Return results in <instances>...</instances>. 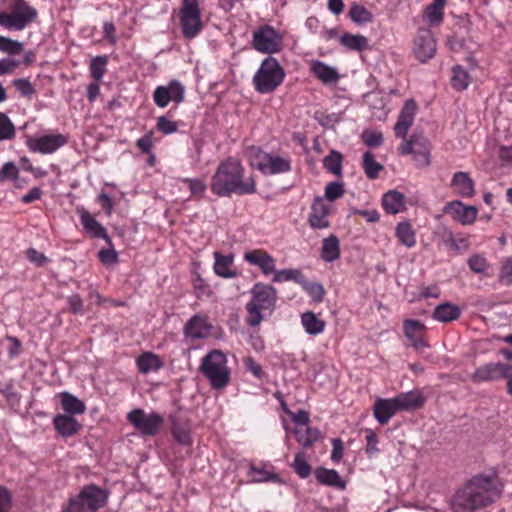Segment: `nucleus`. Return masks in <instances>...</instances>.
Returning a JSON list of instances; mask_svg holds the SVG:
<instances>
[{
  "mask_svg": "<svg viewBox=\"0 0 512 512\" xmlns=\"http://www.w3.org/2000/svg\"><path fill=\"white\" fill-rule=\"evenodd\" d=\"M329 208L321 198H316L311 206L309 214V224L316 229H324L329 227L328 220Z\"/></svg>",
  "mask_w": 512,
  "mask_h": 512,
  "instance_id": "obj_25",
  "label": "nucleus"
},
{
  "mask_svg": "<svg viewBox=\"0 0 512 512\" xmlns=\"http://www.w3.org/2000/svg\"><path fill=\"white\" fill-rule=\"evenodd\" d=\"M193 288L197 298L202 296H210L212 291L206 281L199 275L196 274L192 280Z\"/></svg>",
  "mask_w": 512,
  "mask_h": 512,
  "instance_id": "obj_59",
  "label": "nucleus"
},
{
  "mask_svg": "<svg viewBox=\"0 0 512 512\" xmlns=\"http://www.w3.org/2000/svg\"><path fill=\"white\" fill-rule=\"evenodd\" d=\"M212 325L205 315H194L184 326V334L192 340L207 338L211 334Z\"/></svg>",
  "mask_w": 512,
  "mask_h": 512,
  "instance_id": "obj_19",
  "label": "nucleus"
},
{
  "mask_svg": "<svg viewBox=\"0 0 512 512\" xmlns=\"http://www.w3.org/2000/svg\"><path fill=\"white\" fill-rule=\"evenodd\" d=\"M364 434V439L366 442L365 452L371 458L380 453V449L378 447L379 437L375 433L374 430L370 428L363 429L361 431Z\"/></svg>",
  "mask_w": 512,
  "mask_h": 512,
  "instance_id": "obj_45",
  "label": "nucleus"
},
{
  "mask_svg": "<svg viewBox=\"0 0 512 512\" xmlns=\"http://www.w3.org/2000/svg\"><path fill=\"white\" fill-rule=\"evenodd\" d=\"M417 104L414 100H407L399 114L394 131L397 137H404L414 121Z\"/></svg>",
  "mask_w": 512,
  "mask_h": 512,
  "instance_id": "obj_24",
  "label": "nucleus"
},
{
  "mask_svg": "<svg viewBox=\"0 0 512 512\" xmlns=\"http://www.w3.org/2000/svg\"><path fill=\"white\" fill-rule=\"evenodd\" d=\"M470 84L468 72L460 65L452 68L451 85L455 90H465Z\"/></svg>",
  "mask_w": 512,
  "mask_h": 512,
  "instance_id": "obj_42",
  "label": "nucleus"
},
{
  "mask_svg": "<svg viewBox=\"0 0 512 512\" xmlns=\"http://www.w3.org/2000/svg\"><path fill=\"white\" fill-rule=\"evenodd\" d=\"M251 294L252 299L246 304V322L248 325L256 327L263 320L261 311L274 309L277 291L271 285L256 283L251 290Z\"/></svg>",
  "mask_w": 512,
  "mask_h": 512,
  "instance_id": "obj_5",
  "label": "nucleus"
},
{
  "mask_svg": "<svg viewBox=\"0 0 512 512\" xmlns=\"http://www.w3.org/2000/svg\"><path fill=\"white\" fill-rule=\"evenodd\" d=\"M26 258L37 267H42L49 262L48 257L37 251L35 248H28L25 252Z\"/></svg>",
  "mask_w": 512,
  "mask_h": 512,
  "instance_id": "obj_61",
  "label": "nucleus"
},
{
  "mask_svg": "<svg viewBox=\"0 0 512 512\" xmlns=\"http://www.w3.org/2000/svg\"><path fill=\"white\" fill-rule=\"evenodd\" d=\"M461 313L462 310L459 306L450 302H444L435 307L432 317L438 322L448 323L457 320Z\"/></svg>",
  "mask_w": 512,
  "mask_h": 512,
  "instance_id": "obj_29",
  "label": "nucleus"
},
{
  "mask_svg": "<svg viewBox=\"0 0 512 512\" xmlns=\"http://www.w3.org/2000/svg\"><path fill=\"white\" fill-rule=\"evenodd\" d=\"M414 54L421 62L434 57L436 52V41L429 29H420L414 40Z\"/></svg>",
  "mask_w": 512,
  "mask_h": 512,
  "instance_id": "obj_17",
  "label": "nucleus"
},
{
  "mask_svg": "<svg viewBox=\"0 0 512 512\" xmlns=\"http://www.w3.org/2000/svg\"><path fill=\"white\" fill-rule=\"evenodd\" d=\"M395 237L400 245L410 249L413 248L416 241V231L409 220L400 221L395 227Z\"/></svg>",
  "mask_w": 512,
  "mask_h": 512,
  "instance_id": "obj_27",
  "label": "nucleus"
},
{
  "mask_svg": "<svg viewBox=\"0 0 512 512\" xmlns=\"http://www.w3.org/2000/svg\"><path fill=\"white\" fill-rule=\"evenodd\" d=\"M292 433L303 448L312 447L321 438V432L316 427H295Z\"/></svg>",
  "mask_w": 512,
  "mask_h": 512,
  "instance_id": "obj_32",
  "label": "nucleus"
},
{
  "mask_svg": "<svg viewBox=\"0 0 512 512\" xmlns=\"http://www.w3.org/2000/svg\"><path fill=\"white\" fill-rule=\"evenodd\" d=\"M200 371L213 389H223L230 382L231 372L227 366V357L220 350H213L203 357Z\"/></svg>",
  "mask_w": 512,
  "mask_h": 512,
  "instance_id": "obj_6",
  "label": "nucleus"
},
{
  "mask_svg": "<svg viewBox=\"0 0 512 512\" xmlns=\"http://www.w3.org/2000/svg\"><path fill=\"white\" fill-rule=\"evenodd\" d=\"M252 47L261 53H279L283 48V36L270 25L260 26L253 32Z\"/></svg>",
  "mask_w": 512,
  "mask_h": 512,
  "instance_id": "obj_10",
  "label": "nucleus"
},
{
  "mask_svg": "<svg viewBox=\"0 0 512 512\" xmlns=\"http://www.w3.org/2000/svg\"><path fill=\"white\" fill-rule=\"evenodd\" d=\"M171 434L175 441L181 445L189 446L192 444L190 435V427L187 423L182 422L175 415L170 416Z\"/></svg>",
  "mask_w": 512,
  "mask_h": 512,
  "instance_id": "obj_34",
  "label": "nucleus"
},
{
  "mask_svg": "<svg viewBox=\"0 0 512 512\" xmlns=\"http://www.w3.org/2000/svg\"><path fill=\"white\" fill-rule=\"evenodd\" d=\"M11 508L12 494L5 486H0V512H9Z\"/></svg>",
  "mask_w": 512,
  "mask_h": 512,
  "instance_id": "obj_64",
  "label": "nucleus"
},
{
  "mask_svg": "<svg viewBox=\"0 0 512 512\" xmlns=\"http://www.w3.org/2000/svg\"><path fill=\"white\" fill-rule=\"evenodd\" d=\"M403 331L405 337L415 349L419 350L428 347V342L425 339L426 326L421 321L406 319L403 322Z\"/></svg>",
  "mask_w": 512,
  "mask_h": 512,
  "instance_id": "obj_18",
  "label": "nucleus"
},
{
  "mask_svg": "<svg viewBox=\"0 0 512 512\" xmlns=\"http://www.w3.org/2000/svg\"><path fill=\"white\" fill-rule=\"evenodd\" d=\"M248 476L253 482H279V476L277 474L266 470L264 467H257L254 465L250 467Z\"/></svg>",
  "mask_w": 512,
  "mask_h": 512,
  "instance_id": "obj_44",
  "label": "nucleus"
},
{
  "mask_svg": "<svg viewBox=\"0 0 512 512\" xmlns=\"http://www.w3.org/2000/svg\"><path fill=\"white\" fill-rule=\"evenodd\" d=\"M315 477L321 484L340 489L345 488V482L342 480L339 473L334 469L318 468L315 471Z\"/></svg>",
  "mask_w": 512,
  "mask_h": 512,
  "instance_id": "obj_37",
  "label": "nucleus"
},
{
  "mask_svg": "<svg viewBox=\"0 0 512 512\" xmlns=\"http://www.w3.org/2000/svg\"><path fill=\"white\" fill-rule=\"evenodd\" d=\"M13 86L21 94V96L28 99H30L36 93V89L26 78H18L13 80Z\"/></svg>",
  "mask_w": 512,
  "mask_h": 512,
  "instance_id": "obj_55",
  "label": "nucleus"
},
{
  "mask_svg": "<svg viewBox=\"0 0 512 512\" xmlns=\"http://www.w3.org/2000/svg\"><path fill=\"white\" fill-rule=\"evenodd\" d=\"M128 422L144 437L155 436L159 433L164 419L158 413L146 414L143 409H133L127 414Z\"/></svg>",
  "mask_w": 512,
  "mask_h": 512,
  "instance_id": "obj_11",
  "label": "nucleus"
},
{
  "mask_svg": "<svg viewBox=\"0 0 512 512\" xmlns=\"http://www.w3.org/2000/svg\"><path fill=\"white\" fill-rule=\"evenodd\" d=\"M382 133L372 130H365L362 133V140L368 147H377L382 143Z\"/></svg>",
  "mask_w": 512,
  "mask_h": 512,
  "instance_id": "obj_63",
  "label": "nucleus"
},
{
  "mask_svg": "<svg viewBox=\"0 0 512 512\" xmlns=\"http://www.w3.org/2000/svg\"><path fill=\"white\" fill-rule=\"evenodd\" d=\"M245 169L233 157L222 161L211 178L210 189L218 197H231L232 194L249 195L256 192L253 177L244 179Z\"/></svg>",
  "mask_w": 512,
  "mask_h": 512,
  "instance_id": "obj_2",
  "label": "nucleus"
},
{
  "mask_svg": "<svg viewBox=\"0 0 512 512\" xmlns=\"http://www.w3.org/2000/svg\"><path fill=\"white\" fill-rule=\"evenodd\" d=\"M499 281L505 286L512 284V257L503 260L499 273Z\"/></svg>",
  "mask_w": 512,
  "mask_h": 512,
  "instance_id": "obj_57",
  "label": "nucleus"
},
{
  "mask_svg": "<svg viewBox=\"0 0 512 512\" xmlns=\"http://www.w3.org/2000/svg\"><path fill=\"white\" fill-rule=\"evenodd\" d=\"M425 397L420 391L401 393L395 398L386 399V423L397 411H413L425 404Z\"/></svg>",
  "mask_w": 512,
  "mask_h": 512,
  "instance_id": "obj_12",
  "label": "nucleus"
},
{
  "mask_svg": "<svg viewBox=\"0 0 512 512\" xmlns=\"http://www.w3.org/2000/svg\"><path fill=\"white\" fill-rule=\"evenodd\" d=\"M179 20L182 34L186 39H193L201 32L203 23L198 0H182Z\"/></svg>",
  "mask_w": 512,
  "mask_h": 512,
  "instance_id": "obj_9",
  "label": "nucleus"
},
{
  "mask_svg": "<svg viewBox=\"0 0 512 512\" xmlns=\"http://www.w3.org/2000/svg\"><path fill=\"white\" fill-rule=\"evenodd\" d=\"M450 186L453 192L462 198H472L475 195V182L467 172L453 174Z\"/></svg>",
  "mask_w": 512,
  "mask_h": 512,
  "instance_id": "obj_22",
  "label": "nucleus"
},
{
  "mask_svg": "<svg viewBox=\"0 0 512 512\" xmlns=\"http://www.w3.org/2000/svg\"><path fill=\"white\" fill-rule=\"evenodd\" d=\"M504 483L496 472L474 475L461 485L451 499L454 512H475L496 502Z\"/></svg>",
  "mask_w": 512,
  "mask_h": 512,
  "instance_id": "obj_1",
  "label": "nucleus"
},
{
  "mask_svg": "<svg viewBox=\"0 0 512 512\" xmlns=\"http://www.w3.org/2000/svg\"><path fill=\"white\" fill-rule=\"evenodd\" d=\"M67 142L68 139L63 134H47L40 137H27L26 146L33 153L52 154Z\"/></svg>",
  "mask_w": 512,
  "mask_h": 512,
  "instance_id": "obj_14",
  "label": "nucleus"
},
{
  "mask_svg": "<svg viewBox=\"0 0 512 512\" xmlns=\"http://www.w3.org/2000/svg\"><path fill=\"white\" fill-rule=\"evenodd\" d=\"M250 164L264 175H275L290 172L291 159L264 152L258 146L246 148Z\"/></svg>",
  "mask_w": 512,
  "mask_h": 512,
  "instance_id": "obj_8",
  "label": "nucleus"
},
{
  "mask_svg": "<svg viewBox=\"0 0 512 512\" xmlns=\"http://www.w3.org/2000/svg\"><path fill=\"white\" fill-rule=\"evenodd\" d=\"M447 0H433L424 10L423 20L430 26H439L443 22Z\"/></svg>",
  "mask_w": 512,
  "mask_h": 512,
  "instance_id": "obj_33",
  "label": "nucleus"
},
{
  "mask_svg": "<svg viewBox=\"0 0 512 512\" xmlns=\"http://www.w3.org/2000/svg\"><path fill=\"white\" fill-rule=\"evenodd\" d=\"M406 210V198L396 190L386 192V213L397 214Z\"/></svg>",
  "mask_w": 512,
  "mask_h": 512,
  "instance_id": "obj_39",
  "label": "nucleus"
},
{
  "mask_svg": "<svg viewBox=\"0 0 512 512\" xmlns=\"http://www.w3.org/2000/svg\"><path fill=\"white\" fill-rule=\"evenodd\" d=\"M443 212L462 225L473 224L478 215V209L475 206L465 205L460 200L446 203Z\"/></svg>",
  "mask_w": 512,
  "mask_h": 512,
  "instance_id": "obj_16",
  "label": "nucleus"
},
{
  "mask_svg": "<svg viewBox=\"0 0 512 512\" xmlns=\"http://www.w3.org/2000/svg\"><path fill=\"white\" fill-rule=\"evenodd\" d=\"M18 179L19 169L17 168L15 163L12 161L4 163L0 169V183L6 181H12L14 183H17ZM15 186L19 187L17 184H15Z\"/></svg>",
  "mask_w": 512,
  "mask_h": 512,
  "instance_id": "obj_48",
  "label": "nucleus"
},
{
  "mask_svg": "<svg viewBox=\"0 0 512 512\" xmlns=\"http://www.w3.org/2000/svg\"><path fill=\"white\" fill-rule=\"evenodd\" d=\"M184 184L188 185L191 195L196 198L203 197L206 191V183L201 179L183 178L181 180Z\"/></svg>",
  "mask_w": 512,
  "mask_h": 512,
  "instance_id": "obj_54",
  "label": "nucleus"
},
{
  "mask_svg": "<svg viewBox=\"0 0 512 512\" xmlns=\"http://www.w3.org/2000/svg\"><path fill=\"white\" fill-rule=\"evenodd\" d=\"M292 467L296 474L301 478H307L311 474V466L306 461L305 453L302 451L295 455Z\"/></svg>",
  "mask_w": 512,
  "mask_h": 512,
  "instance_id": "obj_49",
  "label": "nucleus"
},
{
  "mask_svg": "<svg viewBox=\"0 0 512 512\" xmlns=\"http://www.w3.org/2000/svg\"><path fill=\"white\" fill-rule=\"evenodd\" d=\"M310 70L324 84L336 83L339 80L337 70L322 61L316 60L312 62Z\"/></svg>",
  "mask_w": 512,
  "mask_h": 512,
  "instance_id": "obj_30",
  "label": "nucleus"
},
{
  "mask_svg": "<svg viewBox=\"0 0 512 512\" xmlns=\"http://www.w3.org/2000/svg\"><path fill=\"white\" fill-rule=\"evenodd\" d=\"M0 26L10 31H22L38 17L35 7L25 0H2Z\"/></svg>",
  "mask_w": 512,
  "mask_h": 512,
  "instance_id": "obj_3",
  "label": "nucleus"
},
{
  "mask_svg": "<svg viewBox=\"0 0 512 512\" xmlns=\"http://www.w3.org/2000/svg\"><path fill=\"white\" fill-rule=\"evenodd\" d=\"M14 137V124L5 113L0 112V141L10 140Z\"/></svg>",
  "mask_w": 512,
  "mask_h": 512,
  "instance_id": "obj_51",
  "label": "nucleus"
},
{
  "mask_svg": "<svg viewBox=\"0 0 512 512\" xmlns=\"http://www.w3.org/2000/svg\"><path fill=\"white\" fill-rule=\"evenodd\" d=\"M244 260L259 267L265 275L275 272V259L265 250H250L244 254Z\"/></svg>",
  "mask_w": 512,
  "mask_h": 512,
  "instance_id": "obj_21",
  "label": "nucleus"
},
{
  "mask_svg": "<svg viewBox=\"0 0 512 512\" xmlns=\"http://www.w3.org/2000/svg\"><path fill=\"white\" fill-rule=\"evenodd\" d=\"M508 364L487 363L478 367L471 375L472 382L479 384L483 382L496 381L503 378Z\"/></svg>",
  "mask_w": 512,
  "mask_h": 512,
  "instance_id": "obj_20",
  "label": "nucleus"
},
{
  "mask_svg": "<svg viewBox=\"0 0 512 512\" xmlns=\"http://www.w3.org/2000/svg\"><path fill=\"white\" fill-rule=\"evenodd\" d=\"M342 163V155L339 152L332 151L328 156H326L323 160L324 167L331 173L335 175H340Z\"/></svg>",
  "mask_w": 512,
  "mask_h": 512,
  "instance_id": "obj_50",
  "label": "nucleus"
},
{
  "mask_svg": "<svg viewBox=\"0 0 512 512\" xmlns=\"http://www.w3.org/2000/svg\"><path fill=\"white\" fill-rule=\"evenodd\" d=\"M285 76V70L279 61L272 56H268L261 62L252 82L258 93L269 94L283 83Z\"/></svg>",
  "mask_w": 512,
  "mask_h": 512,
  "instance_id": "obj_7",
  "label": "nucleus"
},
{
  "mask_svg": "<svg viewBox=\"0 0 512 512\" xmlns=\"http://www.w3.org/2000/svg\"><path fill=\"white\" fill-rule=\"evenodd\" d=\"M80 221L85 232L91 238H102L106 241L108 246H112V240L107 234L106 229L100 224L87 210L80 211Z\"/></svg>",
  "mask_w": 512,
  "mask_h": 512,
  "instance_id": "obj_23",
  "label": "nucleus"
},
{
  "mask_svg": "<svg viewBox=\"0 0 512 512\" xmlns=\"http://www.w3.org/2000/svg\"><path fill=\"white\" fill-rule=\"evenodd\" d=\"M108 497L109 493L105 489L96 484H88L77 495L69 498L61 512H97L107 504Z\"/></svg>",
  "mask_w": 512,
  "mask_h": 512,
  "instance_id": "obj_4",
  "label": "nucleus"
},
{
  "mask_svg": "<svg viewBox=\"0 0 512 512\" xmlns=\"http://www.w3.org/2000/svg\"><path fill=\"white\" fill-rule=\"evenodd\" d=\"M138 371L142 374H148L160 370L164 363L161 358L153 352H143L136 359Z\"/></svg>",
  "mask_w": 512,
  "mask_h": 512,
  "instance_id": "obj_31",
  "label": "nucleus"
},
{
  "mask_svg": "<svg viewBox=\"0 0 512 512\" xmlns=\"http://www.w3.org/2000/svg\"><path fill=\"white\" fill-rule=\"evenodd\" d=\"M468 266L474 273L486 274L490 265L484 256L475 254L468 259Z\"/></svg>",
  "mask_w": 512,
  "mask_h": 512,
  "instance_id": "obj_52",
  "label": "nucleus"
},
{
  "mask_svg": "<svg viewBox=\"0 0 512 512\" xmlns=\"http://www.w3.org/2000/svg\"><path fill=\"white\" fill-rule=\"evenodd\" d=\"M363 169L369 179H375L383 169V166L375 160L371 152L367 151L363 155Z\"/></svg>",
  "mask_w": 512,
  "mask_h": 512,
  "instance_id": "obj_43",
  "label": "nucleus"
},
{
  "mask_svg": "<svg viewBox=\"0 0 512 512\" xmlns=\"http://www.w3.org/2000/svg\"><path fill=\"white\" fill-rule=\"evenodd\" d=\"M69 311L75 315L84 314V303L79 294H73L67 298Z\"/></svg>",
  "mask_w": 512,
  "mask_h": 512,
  "instance_id": "obj_62",
  "label": "nucleus"
},
{
  "mask_svg": "<svg viewBox=\"0 0 512 512\" xmlns=\"http://www.w3.org/2000/svg\"><path fill=\"white\" fill-rule=\"evenodd\" d=\"M23 50V44L17 40H13L0 35V51L17 55Z\"/></svg>",
  "mask_w": 512,
  "mask_h": 512,
  "instance_id": "obj_53",
  "label": "nucleus"
},
{
  "mask_svg": "<svg viewBox=\"0 0 512 512\" xmlns=\"http://www.w3.org/2000/svg\"><path fill=\"white\" fill-rule=\"evenodd\" d=\"M108 63V57L103 56H96L94 57L90 62V74L93 80L95 81H101L103 78L105 72H106V66Z\"/></svg>",
  "mask_w": 512,
  "mask_h": 512,
  "instance_id": "obj_46",
  "label": "nucleus"
},
{
  "mask_svg": "<svg viewBox=\"0 0 512 512\" xmlns=\"http://www.w3.org/2000/svg\"><path fill=\"white\" fill-rule=\"evenodd\" d=\"M341 255L340 242L336 235L331 234L322 241L321 258L325 262H334Z\"/></svg>",
  "mask_w": 512,
  "mask_h": 512,
  "instance_id": "obj_35",
  "label": "nucleus"
},
{
  "mask_svg": "<svg viewBox=\"0 0 512 512\" xmlns=\"http://www.w3.org/2000/svg\"><path fill=\"white\" fill-rule=\"evenodd\" d=\"M339 42L342 46L349 50L362 51L366 49L368 43L367 39L362 35H354L350 33H344L340 36Z\"/></svg>",
  "mask_w": 512,
  "mask_h": 512,
  "instance_id": "obj_41",
  "label": "nucleus"
},
{
  "mask_svg": "<svg viewBox=\"0 0 512 512\" xmlns=\"http://www.w3.org/2000/svg\"><path fill=\"white\" fill-rule=\"evenodd\" d=\"M398 151L401 155L411 154L418 167H426L430 164V143L424 136H412L410 140L399 145Z\"/></svg>",
  "mask_w": 512,
  "mask_h": 512,
  "instance_id": "obj_13",
  "label": "nucleus"
},
{
  "mask_svg": "<svg viewBox=\"0 0 512 512\" xmlns=\"http://www.w3.org/2000/svg\"><path fill=\"white\" fill-rule=\"evenodd\" d=\"M302 287L308 292L313 301L320 303L323 301L325 290L324 287L319 283L308 282L305 279V284H301Z\"/></svg>",
  "mask_w": 512,
  "mask_h": 512,
  "instance_id": "obj_56",
  "label": "nucleus"
},
{
  "mask_svg": "<svg viewBox=\"0 0 512 512\" xmlns=\"http://www.w3.org/2000/svg\"><path fill=\"white\" fill-rule=\"evenodd\" d=\"M344 194L343 185L339 182H331L325 188V197L329 201H335Z\"/></svg>",
  "mask_w": 512,
  "mask_h": 512,
  "instance_id": "obj_60",
  "label": "nucleus"
},
{
  "mask_svg": "<svg viewBox=\"0 0 512 512\" xmlns=\"http://www.w3.org/2000/svg\"><path fill=\"white\" fill-rule=\"evenodd\" d=\"M214 272L222 278H234L237 273L232 269L234 257L232 254L223 255L219 251L214 252Z\"/></svg>",
  "mask_w": 512,
  "mask_h": 512,
  "instance_id": "obj_28",
  "label": "nucleus"
},
{
  "mask_svg": "<svg viewBox=\"0 0 512 512\" xmlns=\"http://www.w3.org/2000/svg\"><path fill=\"white\" fill-rule=\"evenodd\" d=\"M53 425L57 433L65 438L76 435L82 428L72 415L67 414H57L53 418Z\"/></svg>",
  "mask_w": 512,
  "mask_h": 512,
  "instance_id": "obj_26",
  "label": "nucleus"
},
{
  "mask_svg": "<svg viewBox=\"0 0 512 512\" xmlns=\"http://www.w3.org/2000/svg\"><path fill=\"white\" fill-rule=\"evenodd\" d=\"M301 324L309 335L321 334L326 327V322L318 318L312 311L304 312L301 315Z\"/></svg>",
  "mask_w": 512,
  "mask_h": 512,
  "instance_id": "obj_38",
  "label": "nucleus"
},
{
  "mask_svg": "<svg viewBox=\"0 0 512 512\" xmlns=\"http://www.w3.org/2000/svg\"><path fill=\"white\" fill-rule=\"evenodd\" d=\"M60 402L67 415H80L86 410L85 403L69 392H61Z\"/></svg>",
  "mask_w": 512,
  "mask_h": 512,
  "instance_id": "obj_36",
  "label": "nucleus"
},
{
  "mask_svg": "<svg viewBox=\"0 0 512 512\" xmlns=\"http://www.w3.org/2000/svg\"><path fill=\"white\" fill-rule=\"evenodd\" d=\"M156 128L164 135H168L175 133L178 130V124L166 116H160L157 118Z\"/></svg>",
  "mask_w": 512,
  "mask_h": 512,
  "instance_id": "obj_58",
  "label": "nucleus"
},
{
  "mask_svg": "<svg viewBox=\"0 0 512 512\" xmlns=\"http://www.w3.org/2000/svg\"><path fill=\"white\" fill-rule=\"evenodd\" d=\"M185 94L184 86L178 80H171L166 86H157L153 92V101L160 107H166L170 101L179 104L183 102Z\"/></svg>",
  "mask_w": 512,
  "mask_h": 512,
  "instance_id": "obj_15",
  "label": "nucleus"
},
{
  "mask_svg": "<svg viewBox=\"0 0 512 512\" xmlns=\"http://www.w3.org/2000/svg\"><path fill=\"white\" fill-rule=\"evenodd\" d=\"M351 20L357 24L368 23L372 21V14L364 6L353 4L348 13Z\"/></svg>",
  "mask_w": 512,
  "mask_h": 512,
  "instance_id": "obj_47",
  "label": "nucleus"
},
{
  "mask_svg": "<svg viewBox=\"0 0 512 512\" xmlns=\"http://www.w3.org/2000/svg\"><path fill=\"white\" fill-rule=\"evenodd\" d=\"M274 276L272 281L276 283L294 281L298 284H305V276L299 269H283L273 272Z\"/></svg>",
  "mask_w": 512,
  "mask_h": 512,
  "instance_id": "obj_40",
  "label": "nucleus"
}]
</instances>
